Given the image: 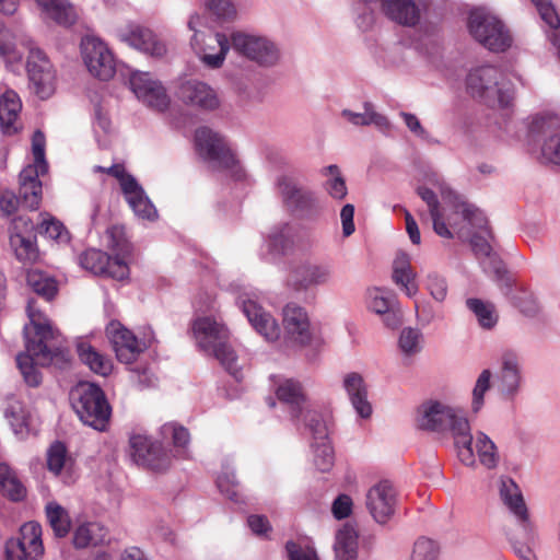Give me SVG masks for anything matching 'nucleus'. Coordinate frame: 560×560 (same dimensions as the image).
I'll return each instance as SVG.
<instances>
[{"label":"nucleus","instance_id":"obj_6","mask_svg":"<svg viewBox=\"0 0 560 560\" xmlns=\"http://www.w3.org/2000/svg\"><path fill=\"white\" fill-rule=\"evenodd\" d=\"M72 407L80 420L95 430L103 431L110 417V407L103 390L95 384L79 383L71 390Z\"/></svg>","mask_w":560,"mask_h":560},{"label":"nucleus","instance_id":"obj_33","mask_svg":"<svg viewBox=\"0 0 560 560\" xmlns=\"http://www.w3.org/2000/svg\"><path fill=\"white\" fill-rule=\"evenodd\" d=\"M124 195L139 219L154 221L158 218L154 205L136 179H128L124 184Z\"/></svg>","mask_w":560,"mask_h":560},{"label":"nucleus","instance_id":"obj_37","mask_svg":"<svg viewBox=\"0 0 560 560\" xmlns=\"http://www.w3.org/2000/svg\"><path fill=\"white\" fill-rule=\"evenodd\" d=\"M359 534L357 529L345 524L335 536L334 552L335 560H357L359 550Z\"/></svg>","mask_w":560,"mask_h":560},{"label":"nucleus","instance_id":"obj_14","mask_svg":"<svg viewBox=\"0 0 560 560\" xmlns=\"http://www.w3.org/2000/svg\"><path fill=\"white\" fill-rule=\"evenodd\" d=\"M500 498L521 526L526 542L533 541L536 537L535 526L530 521L523 493L512 478L501 479Z\"/></svg>","mask_w":560,"mask_h":560},{"label":"nucleus","instance_id":"obj_49","mask_svg":"<svg viewBox=\"0 0 560 560\" xmlns=\"http://www.w3.org/2000/svg\"><path fill=\"white\" fill-rule=\"evenodd\" d=\"M70 460L68 450L62 442L56 441L49 446L47 451V467L50 472L60 475L68 467Z\"/></svg>","mask_w":560,"mask_h":560},{"label":"nucleus","instance_id":"obj_38","mask_svg":"<svg viewBox=\"0 0 560 560\" xmlns=\"http://www.w3.org/2000/svg\"><path fill=\"white\" fill-rule=\"evenodd\" d=\"M46 19L59 25L70 26L77 21V12L68 0H35Z\"/></svg>","mask_w":560,"mask_h":560},{"label":"nucleus","instance_id":"obj_27","mask_svg":"<svg viewBox=\"0 0 560 560\" xmlns=\"http://www.w3.org/2000/svg\"><path fill=\"white\" fill-rule=\"evenodd\" d=\"M382 13L392 22L407 27L416 26L422 14V8L416 0H377Z\"/></svg>","mask_w":560,"mask_h":560},{"label":"nucleus","instance_id":"obj_59","mask_svg":"<svg viewBox=\"0 0 560 560\" xmlns=\"http://www.w3.org/2000/svg\"><path fill=\"white\" fill-rule=\"evenodd\" d=\"M40 233L58 243H68L70 241L69 232L65 225L55 218L43 219Z\"/></svg>","mask_w":560,"mask_h":560},{"label":"nucleus","instance_id":"obj_34","mask_svg":"<svg viewBox=\"0 0 560 560\" xmlns=\"http://www.w3.org/2000/svg\"><path fill=\"white\" fill-rule=\"evenodd\" d=\"M22 102L18 93L7 90L0 96V128L5 135H14L21 129L19 116Z\"/></svg>","mask_w":560,"mask_h":560},{"label":"nucleus","instance_id":"obj_35","mask_svg":"<svg viewBox=\"0 0 560 560\" xmlns=\"http://www.w3.org/2000/svg\"><path fill=\"white\" fill-rule=\"evenodd\" d=\"M5 417L14 433L21 439L25 438L36 429V418L34 412L20 400L13 399L9 401L5 409Z\"/></svg>","mask_w":560,"mask_h":560},{"label":"nucleus","instance_id":"obj_45","mask_svg":"<svg viewBox=\"0 0 560 560\" xmlns=\"http://www.w3.org/2000/svg\"><path fill=\"white\" fill-rule=\"evenodd\" d=\"M45 512L55 536L59 538L67 536L71 527V521L66 509L52 501L46 504Z\"/></svg>","mask_w":560,"mask_h":560},{"label":"nucleus","instance_id":"obj_32","mask_svg":"<svg viewBox=\"0 0 560 560\" xmlns=\"http://www.w3.org/2000/svg\"><path fill=\"white\" fill-rule=\"evenodd\" d=\"M521 385L520 361L515 353L505 352L501 358V370L497 386L499 392L508 398L516 395Z\"/></svg>","mask_w":560,"mask_h":560},{"label":"nucleus","instance_id":"obj_28","mask_svg":"<svg viewBox=\"0 0 560 560\" xmlns=\"http://www.w3.org/2000/svg\"><path fill=\"white\" fill-rule=\"evenodd\" d=\"M20 225L25 228V231H33V223L28 219L22 217L13 221L12 231L10 234V244L14 249L15 256L20 261L25 264L33 262L37 259L38 252L35 244V236L30 234L25 235L19 232Z\"/></svg>","mask_w":560,"mask_h":560},{"label":"nucleus","instance_id":"obj_39","mask_svg":"<svg viewBox=\"0 0 560 560\" xmlns=\"http://www.w3.org/2000/svg\"><path fill=\"white\" fill-rule=\"evenodd\" d=\"M106 528L97 522H88L78 526L73 533V545L78 549L98 546L105 542Z\"/></svg>","mask_w":560,"mask_h":560},{"label":"nucleus","instance_id":"obj_58","mask_svg":"<svg viewBox=\"0 0 560 560\" xmlns=\"http://www.w3.org/2000/svg\"><path fill=\"white\" fill-rule=\"evenodd\" d=\"M162 433L165 436L172 435L174 446L178 448L179 455L185 457L186 446L190 440L188 430L174 423H166L162 427Z\"/></svg>","mask_w":560,"mask_h":560},{"label":"nucleus","instance_id":"obj_20","mask_svg":"<svg viewBox=\"0 0 560 560\" xmlns=\"http://www.w3.org/2000/svg\"><path fill=\"white\" fill-rule=\"evenodd\" d=\"M285 337L293 343L304 347L312 340L307 312L299 304L288 303L282 311Z\"/></svg>","mask_w":560,"mask_h":560},{"label":"nucleus","instance_id":"obj_22","mask_svg":"<svg viewBox=\"0 0 560 560\" xmlns=\"http://www.w3.org/2000/svg\"><path fill=\"white\" fill-rule=\"evenodd\" d=\"M199 56L201 62L210 69H219L223 66L230 50L231 38L223 33H209L205 39H199L197 45H190Z\"/></svg>","mask_w":560,"mask_h":560},{"label":"nucleus","instance_id":"obj_42","mask_svg":"<svg viewBox=\"0 0 560 560\" xmlns=\"http://www.w3.org/2000/svg\"><path fill=\"white\" fill-rule=\"evenodd\" d=\"M474 441L472 450H476L480 464L488 469H494L500 462L499 451L494 442L481 431H478L475 438L472 436ZM472 452L475 453V451Z\"/></svg>","mask_w":560,"mask_h":560},{"label":"nucleus","instance_id":"obj_40","mask_svg":"<svg viewBox=\"0 0 560 560\" xmlns=\"http://www.w3.org/2000/svg\"><path fill=\"white\" fill-rule=\"evenodd\" d=\"M80 360L96 374L106 376L112 371V361L97 352L91 345L81 341L77 346Z\"/></svg>","mask_w":560,"mask_h":560},{"label":"nucleus","instance_id":"obj_51","mask_svg":"<svg viewBox=\"0 0 560 560\" xmlns=\"http://www.w3.org/2000/svg\"><path fill=\"white\" fill-rule=\"evenodd\" d=\"M80 265L94 275H102L108 265V255L98 249H88L80 256Z\"/></svg>","mask_w":560,"mask_h":560},{"label":"nucleus","instance_id":"obj_7","mask_svg":"<svg viewBox=\"0 0 560 560\" xmlns=\"http://www.w3.org/2000/svg\"><path fill=\"white\" fill-rule=\"evenodd\" d=\"M468 30L471 36L491 51H504L512 44V37L503 22L486 9L470 12Z\"/></svg>","mask_w":560,"mask_h":560},{"label":"nucleus","instance_id":"obj_50","mask_svg":"<svg viewBox=\"0 0 560 560\" xmlns=\"http://www.w3.org/2000/svg\"><path fill=\"white\" fill-rule=\"evenodd\" d=\"M27 283L35 293L44 296L47 301L51 300L57 292L55 280L39 271L28 272Z\"/></svg>","mask_w":560,"mask_h":560},{"label":"nucleus","instance_id":"obj_23","mask_svg":"<svg viewBox=\"0 0 560 560\" xmlns=\"http://www.w3.org/2000/svg\"><path fill=\"white\" fill-rule=\"evenodd\" d=\"M277 398L287 406L293 420H299L303 417L305 424L308 423V411L311 410L307 405V398L304 393L303 386L300 382L293 378L283 380L276 389Z\"/></svg>","mask_w":560,"mask_h":560},{"label":"nucleus","instance_id":"obj_24","mask_svg":"<svg viewBox=\"0 0 560 560\" xmlns=\"http://www.w3.org/2000/svg\"><path fill=\"white\" fill-rule=\"evenodd\" d=\"M118 38L129 46L153 57H162L166 46L149 28L131 25L117 32Z\"/></svg>","mask_w":560,"mask_h":560},{"label":"nucleus","instance_id":"obj_29","mask_svg":"<svg viewBox=\"0 0 560 560\" xmlns=\"http://www.w3.org/2000/svg\"><path fill=\"white\" fill-rule=\"evenodd\" d=\"M368 307L383 316V322L387 327L395 328L400 324V316L395 310L396 299L393 292L372 288L366 293Z\"/></svg>","mask_w":560,"mask_h":560},{"label":"nucleus","instance_id":"obj_5","mask_svg":"<svg viewBox=\"0 0 560 560\" xmlns=\"http://www.w3.org/2000/svg\"><path fill=\"white\" fill-rule=\"evenodd\" d=\"M467 92L491 107H506L513 95L509 82L500 69L482 66L470 70L466 79Z\"/></svg>","mask_w":560,"mask_h":560},{"label":"nucleus","instance_id":"obj_26","mask_svg":"<svg viewBox=\"0 0 560 560\" xmlns=\"http://www.w3.org/2000/svg\"><path fill=\"white\" fill-rule=\"evenodd\" d=\"M106 334L110 339L117 359L122 363L133 362L142 351L136 336L119 323H110L106 328Z\"/></svg>","mask_w":560,"mask_h":560},{"label":"nucleus","instance_id":"obj_57","mask_svg":"<svg viewBox=\"0 0 560 560\" xmlns=\"http://www.w3.org/2000/svg\"><path fill=\"white\" fill-rule=\"evenodd\" d=\"M541 158L546 163L560 166V130L546 137L541 145Z\"/></svg>","mask_w":560,"mask_h":560},{"label":"nucleus","instance_id":"obj_17","mask_svg":"<svg viewBox=\"0 0 560 560\" xmlns=\"http://www.w3.org/2000/svg\"><path fill=\"white\" fill-rule=\"evenodd\" d=\"M307 429L312 434V452L314 465L320 471H328L334 465V450L328 439V429L318 412L308 411Z\"/></svg>","mask_w":560,"mask_h":560},{"label":"nucleus","instance_id":"obj_47","mask_svg":"<svg viewBox=\"0 0 560 560\" xmlns=\"http://www.w3.org/2000/svg\"><path fill=\"white\" fill-rule=\"evenodd\" d=\"M466 305L475 314L482 328L490 329L497 324L498 316L491 303H486L479 299H468Z\"/></svg>","mask_w":560,"mask_h":560},{"label":"nucleus","instance_id":"obj_8","mask_svg":"<svg viewBox=\"0 0 560 560\" xmlns=\"http://www.w3.org/2000/svg\"><path fill=\"white\" fill-rule=\"evenodd\" d=\"M231 46L240 56L262 68L277 66L282 57L281 49L275 40L255 33H233Z\"/></svg>","mask_w":560,"mask_h":560},{"label":"nucleus","instance_id":"obj_9","mask_svg":"<svg viewBox=\"0 0 560 560\" xmlns=\"http://www.w3.org/2000/svg\"><path fill=\"white\" fill-rule=\"evenodd\" d=\"M275 187L283 207L291 213L305 217L318 211L319 202L315 192L301 186L293 176H277Z\"/></svg>","mask_w":560,"mask_h":560},{"label":"nucleus","instance_id":"obj_25","mask_svg":"<svg viewBox=\"0 0 560 560\" xmlns=\"http://www.w3.org/2000/svg\"><path fill=\"white\" fill-rule=\"evenodd\" d=\"M178 96L185 104L203 110H213L220 105L217 92L209 84L198 80L182 83Z\"/></svg>","mask_w":560,"mask_h":560},{"label":"nucleus","instance_id":"obj_3","mask_svg":"<svg viewBox=\"0 0 560 560\" xmlns=\"http://www.w3.org/2000/svg\"><path fill=\"white\" fill-rule=\"evenodd\" d=\"M462 217L469 224L470 229H460L458 236L469 241L475 256L479 259L485 272L491 275L498 283L501 292L509 295L512 288V280L508 276L503 261L493 252L489 240L492 238L488 226V220L483 212L475 206L460 202Z\"/></svg>","mask_w":560,"mask_h":560},{"label":"nucleus","instance_id":"obj_60","mask_svg":"<svg viewBox=\"0 0 560 560\" xmlns=\"http://www.w3.org/2000/svg\"><path fill=\"white\" fill-rule=\"evenodd\" d=\"M492 374L490 370H483L475 384L472 389V402L471 408L474 412H478L483 406V397L487 390L490 388Z\"/></svg>","mask_w":560,"mask_h":560},{"label":"nucleus","instance_id":"obj_15","mask_svg":"<svg viewBox=\"0 0 560 560\" xmlns=\"http://www.w3.org/2000/svg\"><path fill=\"white\" fill-rule=\"evenodd\" d=\"M500 498L521 526L526 542L533 541L536 537L535 526L530 521L523 493L512 478L501 479Z\"/></svg>","mask_w":560,"mask_h":560},{"label":"nucleus","instance_id":"obj_44","mask_svg":"<svg viewBox=\"0 0 560 560\" xmlns=\"http://www.w3.org/2000/svg\"><path fill=\"white\" fill-rule=\"evenodd\" d=\"M130 455L132 460L143 467H159V463L150 459L152 448L156 444L144 434H133L130 440Z\"/></svg>","mask_w":560,"mask_h":560},{"label":"nucleus","instance_id":"obj_21","mask_svg":"<svg viewBox=\"0 0 560 560\" xmlns=\"http://www.w3.org/2000/svg\"><path fill=\"white\" fill-rule=\"evenodd\" d=\"M428 184L431 185V187L420 186L418 187L417 192L427 203L430 215H436V213L442 212L436 192L441 195L444 201L450 202L456 212L462 214V208L459 205L465 201L445 183L442 177L438 174H432L428 178Z\"/></svg>","mask_w":560,"mask_h":560},{"label":"nucleus","instance_id":"obj_55","mask_svg":"<svg viewBox=\"0 0 560 560\" xmlns=\"http://www.w3.org/2000/svg\"><path fill=\"white\" fill-rule=\"evenodd\" d=\"M108 238V247L116 254L127 256L130 254L131 246L126 237L122 226L114 225L106 232Z\"/></svg>","mask_w":560,"mask_h":560},{"label":"nucleus","instance_id":"obj_31","mask_svg":"<svg viewBox=\"0 0 560 560\" xmlns=\"http://www.w3.org/2000/svg\"><path fill=\"white\" fill-rule=\"evenodd\" d=\"M342 387L357 413L361 418H370L372 415V406L368 400V387L363 376L358 372L345 374Z\"/></svg>","mask_w":560,"mask_h":560},{"label":"nucleus","instance_id":"obj_36","mask_svg":"<svg viewBox=\"0 0 560 560\" xmlns=\"http://www.w3.org/2000/svg\"><path fill=\"white\" fill-rule=\"evenodd\" d=\"M342 118L353 126H370L374 125L381 132L389 133L392 131V122L388 118L374 109V106L370 102L363 104V112L355 113L350 109H343L341 112Z\"/></svg>","mask_w":560,"mask_h":560},{"label":"nucleus","instance_id":"obj_46","mask_svg":"<svg viewBox=\"0 0 560 560\" xmlns=\"http://www.w3.org/2000/svg\"><path fill=\"white\" fill-rule=\"evenodd\" d=\"M293 243V231L289 223L275 225L267 237L269 252L272 254H284Z\"/></svg>","mask_w":560,"mask_h":560},{"label":"nucleus","instance_id":"obj_11","mask_svg":"<svg viewBox=\"0 0 560 560\" xmlns=\"http://www.w3.org/2000/svg\"><path fill=\"white\" fill-rule=\"evenodd\" d=\"M81 54L90 73L107 81L116 72L114 56L107 45L98 37L88 35L81 40Z\"/></svg>","mask_w":560,"mask_h":560},{"label":"nucleus","instance_id":"obj_13","mask_svg":"<svg viewBox=\"0 0 560 560\" xmlns=\"http://www.w3.org/2000/svg\"><path fill=\"white\" fill-rule=\"evenodd\" d=\"M27 74L31 89L40 98H49L56 90V74L52 65L39 48H30Z\"/></svg>","mask_w":560,"mask_h":560},{"label":"nucleus","instance_id":"obj_41","mask_svg":"<svg viewBox=\"0 0 560 560\" xmlns=\"http://www.w3.org/2000/svg\"><path fill=\"white\" fill-rule=\"evenodd\" d=\"M16 537L27 545L28 559L39 560L43 557L42 526L37 522L24 523Z\"/></svg>","mask_w":560,"mask_h":560},{"label":"nucleus","instance_id":"obj_10","mask_svg":"<svg viewBox=\"0 0 560 560\" xmlns=\"http://www.w3.org/2000/svg\"><path fill=\"white\" fill-rule=\"evenodd\" d=\"M195 145L199 155L213 170L232 168L236 163L234 154L224 139L207 127L196 130Z\"/></svg>","mask_w":560,"mask_h":560},{"label":"nucleus","instance_id":"obj_48","mask_svg":"<svg viewBox=\"0 0 560 560\" xmlns=\"http://www.w3.org/2000/svg\"><path fill=\"white\" fill-rule=\"evenodd\" d=\"M398 348L406 358H411L422 350V334L419 329L405 327L400 331Z\"/></svg>","mask_w":560,"mask_h":560},{"label":"nucleus","instance_id":"obj_64","mask_svg":"<svg viewBox=\"0 0 560 560\" xmlns=\"http://www.w3.org/2000/svg\"><path fill=\"white\" fill-rule=\"evenodd\" d=\"M285 551L289 560H318L313 547L302 546L292 540L285 544Z\"/></svg>","mask_w":560,"mask_h":560},{"label":"nucleus","instance_id":"obj_61","mask_svg":"<svg viewBox=\"0 0 560 560\" xmlns=\"http://www.w3.org/2000/svg\"><path fill=\"white\" fill-rule=\"evenodd\" d=\"M0 55L11 66L21 62L23 57V52L12 43L11 34L7 30H0Z\"/></svg>","mask_w":560,"mask_h":560},{"label":"nucleus","instance_id":"obj_53","mask_svg":"<svg viewBox=\"0 0 560 560\" xmlns=\"http://www.w3.org/2000/svg\"><path fill=\"white\" fill-rule=\"evenodd\" d=\"M440 552L439 545L427 537H420L413 544L410 560H436Z\"/></svg>","mask_w":560,"mask_h":560},{"label":"nucleus","instance_id":"obj_2","mask_svg":"<svg viewBox=\"0 0 560 560\" xmlns=\"http://www.w3.org/2000/svg\"><path fill=\"white\" fill-rule=\"evenodd\" d=\"M417 424L425 431L450 434L460 463L468 467L476 465L471 428L463 410L440 401H425L418 408Z\"/></svg>","mask_w":560,"mask_h":560},{"label":"nucleus","instance_id":"obj_30","mask_svg":"<svg viewBox=\"0 0 560 560\" xmlns=\"http://www.w3.org/2000/svg\"><path fill=\"white\" fill-rule=\"evenodd\" d=\"M42 167L27 165L20 173L19 197L21 206L30 209H38L42 200V182L39 176Z\"/></svg>","mask_w":560,"mask_h":560},{"label":"nucleus","instance_id":"obj_54","mask_svg":"<svg viewBox=\"0 0 560 560\" xmlns=\"http://www.w3.org/2000/svg\"><path fill=\"white\" fill-rule=\"evenodd\" d=\"M328 175L331 176L326 182V190L327 192L336 200H342L348 192L346 182L340 174L339 167L337 165H329L326 168Z\"/></svg>","mask_w":560,"mask_h":560},{"label":"nucleus","instance_id":"obj_52","mask_svg":"<svg viewBox=\"0 0 560 560\" xmlns=\"http://www.w3.org/2000/svg\"><path fill=\"white\" fill-rule=\"evenodd\" d=\"M217 486L222 494L233 502L241 500V486L235 474L229 467L218 477Z\"/></svg>","mask_w":560,"mask_h":560},{"label":"nucleus","instance_id":"obj_43","mask_svg":"<svg viewBox=\"0 0 560 560\" xmlns=\"http://www.w3.org/2000/svg\"><path fill=\"white\" fill-rule=\"evenodd\" d=\"M0 488L2 493L12 501H22L26 497V488L16 472L7 464H0Z\"/></svg>","mask_w":560,"mask_h":560},{"label":"nucleus","instance_id":"obj_12","mask_svg":"<svg viewBox=\"0 0 560 560\" xmlns=\"http://www.w3.org/2000/svg\"><path fill=\"white\" fill-rule=\"evenodd\" d=\"M256 291H244L237 296V304L254 329L267 341H276L280 336V327L273 316L266 312L258 302Z\"/></svg>","mask_w":560,"mask_h":560},{"label":"nucleus","instance_id":"obj_19","mask_svg":"<svg viewBox=\"0 0 560 560\" xmlns=\"http://www.w3.org/2000/svg\"><path fill=\"white\" fill-rule=\"evenodd\" d=\"M130 86L136 96L149 107L164 110L170 105V97L163 85L153 80L148 72H133L130 77Z\"/></svg>","mask_w":560,"mask_h":560},{"label":"nucleus","instance_id":"obj_63","mask_svg":"<svg viewBox=\"0 0 560 560\" xmlns=\"http://www.w3.org/2000/svg\"><path fill=\"white\" fill-rule=\"evenodd\" d=\"M103 276H108L116 280H124L129 276V267L125 256L116 254L115 257L108 256V265Z\"/></svg>","mask_w":560,"mask_h":560},{"label":"nucleus","instance_id":"obj_62","mask_svg":"<svg viewBox=\"0 0 560 560\" xmlns=\"http://www.w3.org/2000/svg\"><path fill=\"white\" fill-rule=\"evenodd\" d=\"M425 287L436 302H443L447 296L446 279L438 272H429L425 278Z\"/></svg>","mask_w":560,"mask_h":560},{"label":"nucleus","instance_id":"obj_1","mask_svg":"<svg viewBox=\"0 0 560 560\" xmlns=\"http://www.w3.org/2000/svg\"><path fill=\"white\" fill-rule=\"evenodd\" d=\"M26 311L33 331L30 326L24 327L26 351L16 357V362L25 383L36 387L42 383V374L36 366H61L68 362L69 354L61 334L35 308L33 301L28 302Z\"/></svg>","mask_w":560,"mask_h":560},{"label":"nucleus","instance_id":"obj_4","mask_svg":"<svg viewBox=\"0 0 560 560\" xmlns=\"http://www.w3.org/2000/svg\"><path fill=\"white\" fill-rule=\"evenodd\" d=\"M197 346L213 355L229 373L237 377L236 354L229 345L228 328L211 316L197 317L191 324Z\"/></svg>","mask_w":560,"mask_h":560},{"label":"nucleus","instance_id":"obj_18","mask_svg":"<svg viewBox=\"0 0 560 560\" xmlns=\"http://www.w3.org/2000/svg\"><path fill=\"white\" fill-rule=\"evenodd\" d=\"M365 504L375 522L386 524L395 513L397 491L388 480H382L369 489Z\"/></svg>","mask_w":560,"mask_h":560},{"label":"nucleus","instance_id":"obj_16","mask_svg":"<svg viewBox=\"0 0 560 560\" xmlns=\"http://www.w3.org/2000/svg\"><path fill=\"white\" fill-rule=\"evenodd\" d=\"M334 279V267L329 262L304 261L290 275L289 285L296 292L310 288L329 285Z\"/></svg>","mask_w":560,"mask_h":560},{"label":"nucleus","instance_id":"obj_56","mask_svg":"<svg viewBox=\"0 0 560 560\" xmlns=\"http://www.w3.org/2000/svg\"><path fill=\"white\" fill-rule=\"evenodd\" d=\"M205 5L211 14L221 21L234 20L237 14L232 0H206Z\"/></svg>","mask_w":560,"mask_h":560}]
</instances>
